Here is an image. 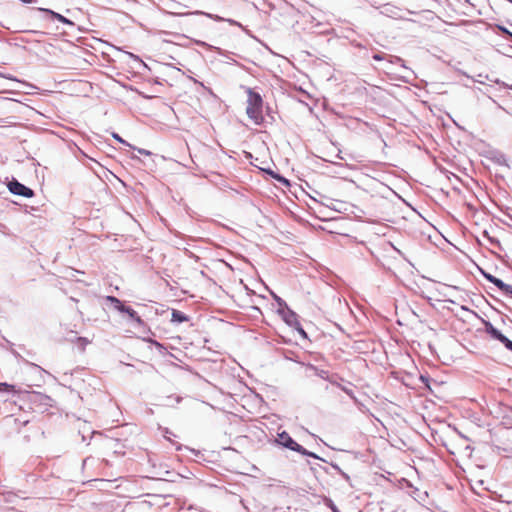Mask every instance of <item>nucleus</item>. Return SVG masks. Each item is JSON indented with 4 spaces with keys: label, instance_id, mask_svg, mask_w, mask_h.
Returning <instances> with one entry per match:
<instances>
[{
    "label": "nucleus",
    "instance_id": "f257e3e1",
    "mask_svg": "<svg viewBox=\"0 0 512 512\" xmlns=\"http://www.w3.org/2000/svg\"><path fill=\"white\" fill-rule=\"evenodd\" d=\"M247 93V107L246 114L253 120L256 125H260L263 122L262 108L263 99L260 93L256 92L250 87H243Z\"/></svg>",
    "mask_w": 512,
    "mask_h": 512
},
{
    "label": "nucleus",
    "instance_id": "f03ea898",
    "mask_svg": "<svg viewBox=\"0 0 512 512\" xmlns=\"http://www.w3.org/2000/svg\"><path fill=\"white\" fill-rule=\"evenodd\" d=\"M277 444L280 446L289 449L291 451H295L303 456L311 457L317 460H321L323 462H326L323 458L318 456L316 453L311 452L304 448L302 445L298 444L286 431H282L278 433L277 438L275 440Z\"/></svg>",
    "mask_w": 512,
    "mask_h": 512
},
{
    "label": "nucleus",
    "instance_id": "7ed1b4c3",
    "mask_svg": "<svg viewBox=\"0 0 512 512\" xmlns=\"http://www.w3.org/2000/svg\"><path fill=\"white\" fill-rule=\"evenodd\" d=\"M106 301L110 302L114 309L120 313L126 314L129 319L136 323L137 327H145V322L141 319L138 313L132 309L130 306H126L120 299L115 296H106Z\"/></svg>",
    "mask_w": 512,
    "mask_h": 512
},
{
    "label": "nucleus",
    "instance_id": "20e7f679",
    "mask_svg": "<svg viewBox=\"0 0 512 512\" xmlns=\"http://www.w3.org/2000/svg\"><path fill=\"white\" fill-rule=\"evenodd\" d=\"M277 313L289 327L295 329L303 338H307V333L301 326L297 313L289 306L287 308L277 310Z\"/></svg>",
    "mask_w": 512,
    "mask_h": 512
},
{
    "label": "nucleus",
    "instance_id": "39448f33",
    "mask_svg": "<svg viewBox=\"0 0 512 512\" xmlns=\"http://www.w3.org/2000/svg\"><path fill=\"white\" fill-rule=\"evenodd\" d=\"M7 188L12 194L24 198H32L35 195L34 191L31 188L20 183L15 178H12V180L8 182Z\"/></svg>",
    "mask_w": 512,
    "mask_h": 512
},
{
    "label": "nucleus",
    "instance_id": "423d86ee",
    "mask_svg": "<svg viewBox=\"0 0 512 512\" xmlns=\"http://www.w3.org/2000/svg\"><path fill=\"white\" fill-rule=\"evenodd\" d=\"M30 400L34 403L38 402L43 407H51L53 399L45 394L34 392L30 396Z\"/></svg>",
    "mask_w": 512,
    "mask_h": 512
},
{
    "label": "nucleus",
    "instance_id": "0eeeda50",
    "mask_svg": "<svg viewBox=\"0 0 512 512\" xmlns=\"http://www.w3.org/2000/svg\"><path fill=\"white\" fill-rule=\"evenodd\" d=\"M38 10L40 12L49 14L52 19H56L59 22H62V23L67 24V25H74V23L70 19L64 17L63 15H61V14H59V13H57V12L51 10V9H48V8H38Z\"/></svg>",
    "mask_w": 512,
    "mask_h": 512
},
{
    "label": "nucleus",
    "instance_id": "6e6552de",
    "mask_svg": "<svg viewBox=\"0 0 512 512\" xmlns=\"http://www.w3.org/2000/svg\"><path fill=\"white\" fill-rule=\"evenodd\" d=\"M191 14H196V15H205L206 17L210 18V19H213L217 22H221V21H227L230 25H236V26H241V24L233 19H225L219 15H216V14H211V13H206V12H203V11H194L192 12Z\"/></svg>",
    "mask_w": 512,
    "mask_h": 512
},
{
    "label": "nucleus",
    "instance_id": "1a4fd4ad",
    "mask_svg": "<svg viewBox=\"0 0 512 512\" xmlns=\"http://www.w3.org/2000/svg\"><path fill=\"white\" fill-rule=\"evenodd\" d=\"M482 275H483L486 279H488L489 281L493 282L496 286H498V288H499L500 290H502V291H504V292H510L511 287H510L509 285H507V284H504L501 280H499V279H497V278L493 277L492 275H490V274H488V273L484 272L483 270H482Z\"/></svg>",
    "mask_w": 512,
    "mask_h": 512
},
{
    "label": "nucleus",
    "instance_id": "9d476101",
    "mask_svg": "<svg viewBox=\"0 0 512 512\" xmlns=\"http://www.w3.org/2000/svg\"><path fill=\"white\" fill-rule=\"evenodd\" d=\"M188 320H189V317L185 313H183L180 310L172 309L171 322L179 324V323L187 322Z\"/></svg>",
    "mask_w": 512,
    "mask_h": 512
},
{
    "label": "nucleus",
    "instance_id": "9b49d317",
    "mask_svg": "<svg viewBox=\"0 0 512 512\" xmlns=\"http://www.w3.org/2000/svg\"><path fill=\"white\" fill-rule=\"evenodd\" d=\"M307 368L312 370L316 376H318L322 379H325V380H329L330 383H332L333 385L335 384V382L333 380L329 379L327 370L319 369L317 366H315L313 364H308Z\"/></svg>",
    "mask_w": 512,
    "mask_h": 512
},
{
    "label": "nucleus",
    "instance_id": "f8f14e48",
    "mask_svg": "<svg viewBox=\"0 0 512 512\" xmlns=\"http://www.w3.org/2000/svg\"><path fill=\"white\" fill-rule=\"evenodd\" d=\"M482 324L484 325L485 327V331L494 339H497L500 341V338H502L504 335H502L499 331H497L492 325L491 323L487 322V321H484L482 319Z\"/></svg>",
    "mask_w": 512,
    "mask_h": 512
},
{
    "label": "nucleus",
    "instance_id": "ddd939ff",
    "mask_svg": "<svg viewBox=\"0 0 512 512\" xmlns=\"http://www.w3.org/2000/svg\"><path fill=\"white\" fill-rule=\"evenodd\" d=\"M264 171L267 174H269L272 178L277 180L279 183H282V184H285V185L289 186V181L284 176L280 175L279 173L274 172L271 169H264Z\"/></svg>",
    "mask_w": 512,
    "mask_h": 512
},
{
    "label": "nucleus",
    "instance_id": "4468645a",
    "mask_svg": "<svg viewBox=\"0 0 512 512\" xmlns=\"http://www.w3.org/2000/svg\"><path fill=\"white\" fill-rule=\"evenodd\" d=\"M387 59L392 64H400L402 68L408 69L405 65V61L399 56L387 55Z\"/></svg>",
    "mask_w": 512,
    "mask_h": 512
},
{
    "label": "nucleus",
    "instance_id": "2eb2a0df",
    "mask_svg": "<svg viewBox=\"0 0 512 512\" xmlns=\"http://www.w3.org/2000/svg\"><path fill=\"white\" fill-rule=\"evenodd\" d=\"M72 341L75 342L79 346L81 351H84L86 346L90 342L86 337H75V340H72Z\"/></svg>",
    "mask_w": 512,
    "mask_h": 512
},
{
    "label": "nucleus",
    "instance_id": "dca6fc26",
    "mask_svg": "<svg viewBox=\"0 0 512 512\" xmlns=\"http://www.w3.org/2000/svg\"><path fill=\"white\" fill-rule=\"evenodd\" d=\"M272 297L275 300V302L277 303V306H278L277 310L284 309V308L288 307L287 303L277 294L272 293Z\"/></svg>",
    "mask_w": 512,
    "mask_h": 512
},
{
    "label": "nucleus",
    "instance_id": "f3484780",
    "mask_svg": "<svg viewBox=\"0 0 512 512\" xmlns=\"http://www.w3.org/2000/svg\"><path fill=\"white\" fill-rule=\"evenodd\" d=\"M337 387H339L344 393H346L351 399H354L356 400V397H355V394L353 392V390L349 389L348 387L346 386H342L341 384L339 383H336L335 384Z\"/></svg>",
    "mask_w": 512,
    "mask_h": 512
},
{
    "label": "nucleus",
    "instance_id": "a211bd4d",
    "mask_svg": "<svg viewBox=\"0 0 512 512\" xmlns=\"http://www.w3.org/2000/svg\"><path fill=\"white\" fill-rule=\"evenodd\" d=\"M333 469H335L346 481H350V476L345 473L336 463H331Z\"/></svg>",
    "mask_w": 512,
    "mask_h": 512
},
{
    "label": "nucleus",
    "instance_id": "6ab92c4d",
    "mask_svg": "<svg viewBox=\"0 0 512 512\" xmlns=\"http://www.w3.org/2000/svg\"><path fill=\"white\" fill-rule=\"evenodd\" d=\"M6 343L10 346L9 350L13 354L14 357L17 359L23 360V357L20 355V353L13 348V343H11L9 340L5 339Z\"/></svg>",
    "mask_w": 512,
    "mask_h": 512
},
{
    "label": "nucleus",
    "instance_id": "aec40b11",
    "mask_svg": "<svg viewBox=\"0 0 512 512\" xmlns=\"http://www.w3.org/2000/svg\"><path fill=\"white\" fill-rule=\"evenodd\" d=\"M112 137H113L115 140H117L119 143H122V144H124V145H126V146L132 147V145H131V144H129L127 141H125V140H124V139H123L119 134H117V133L113 132V133H112Z\"/></svg>",
    "mask_w": 512,
    "mask_h": 512
},
{
    "label": "nucleus",
    "instance_id": "412c9836",
    "mask_svg": "<svg viewBox=\"0 0 512 512\" xmlns=\"http://www.w3.org/2000/svg\"><path fill=\"white\" fill-rule=\"evenodd\" d=\"M14 388L13 385H10L8 383H5V382H0V391L1 390H4V391H7V392H10L12 391Z\"/></svg>",
    "mask_w": 512,
    "mask_h": 512
},
{
    "label": "nucleus",
    "instance_id": "4be33fe9",
    "mask_svg": "<svg viewBox=\"0 0 512 512\" xmlns=\"http://www.w3.org/2000/svg\"><path fill=\"white\" fill-rule=\"evenodd\" d=\"M500 342H502L507 349L512 351V341L503 336L502 338H500Z\"/></svg>",
    "mask_w": 512,
    "mask_h": 512
},
{
    "label": "nucleus",
    "instance_id": "5701e85b",
    "mask_svg": "<svg viewBox=\"0 0 512 512\" xmlns=\"http://www.w3.org/2000/svg\"><path fill=\"white\" fill-rule=\"evenodd\" d=\"M372 58L375 60V61H382V60H385L387 59V54L385 53H375Z\"/></svg>",
    "mask_w": 512,
    "mask_h": 512
},
{
    "label": "nucleus",
    "instance_id": "b1692460",
    "mask_svg": "<svg viewBox=\"0 0 512 512\" xmlns=\"http://www.w3.org/2000/svg\"><path fill=\"white\" fill-rule=\"evenodd\" d=\"M326 505L333 511V512H340L337 506L334 504V502L331 499L326 500Z\"/></svg>",
    "mask_w": 512,
    "mask_h": 512
},
{
    "label": "nucleus",
    "instance_id": "393cba45",
    "mask_svg": "<svg viewBox=\"0 0 512 512\" xmlns=\"http://www.w3.org/2000/svg\"><path fill=\"white\" fill-rule=\"evenodd\" d=\"M0 77L5 78V79H8V80L17 81V79H16L15 77H13L12 75H10V74H5V73H3V72H0Z\"/></svg>",
    "mask_w": 512,
    "mask_h": 512
},
{
    "label": "nucleus",
    "instance_id": "a878e982",
    "mask_svg": "<svg viewBox=\"0 0 512 512\" xmlns=\"http://www.w3.org/2000/svg\"><path fill=\"white\" fill-rule=\"evenodd\" d=\"M3 495L5 496V501L6 502H12V498L15 497V495L11 492H8L6 494L3 493Z\"/></svg>",
    "mask_w": 512,
    "mask_h": 512
},
{
    "label": "nucleus",
    "instance_id": "bb28decb",
    "mask_svg": "<svg viewBox=\"0 0 512 512\" xmlns=\"http://www.w3.org/2000/svg\"><path fill=\"white\" fill-rule=\"evenodd\" d=\"M469 344L471 345V348L467 347V349L471 352V353H477V347L475 345H473L472 343L469 342Z\"/></svg>",
    "mask_w": 512,
    "mask_h": 512
},
{
    "label": "nucleus",
    "instance_id": "cd10ccee",
    "mask_svg": "<svg viewBox=\"0 0 512 512\" xmlns=\"http://www.w3.org/2000/svg\"><path fill=\"white\" fill-rule=\"evenodd\" d=\"M137 151L140 153V154H143V155H150L151 153L145 149H142V148H138Z\"/></svg>",
    "mask_w": 512,
    "mask_h": 512
},
{
    "label": "nucleus",
    "instance_id": "c85d7f7f",
    "mask_svg": "<svg viewBox=\"0 0 512 512\" xmlns=\"http://www.w3.org/2000/svg\"><path fill=\"white\" fill-rule=\"evenodd\" d=\"M168 433H170V432L168 431V429H166L165 438H167L168 440H170V438H169V437H170V434H168Z\"/></svg>",
    "mask_w": 512,
    "mask_h": 512
},
{
    "label": "nucleus",
    "instance_id": "c756f323",
    "mask_svg": "<svg viewBox=\"0 0 512 512\" xmlns=\"http://www.w3.org/2000/svg\"><path fill=\"white\" fill-rule=\"evenodd\" d=\"M168 433H170V432L168 431V429H166L165 438H167L168 440H170V438H169V437H170V434H168Z\"/></svg>",
    "mask_w": 512,
    "mask_h": 512
},
{
    "label": "nucleus",
    "instance_id": "7c9ffc66",
    "mask_svg": "<svg viewBox=\"0 0 512 512\" xmlns=\"http://www.w3.org/2000/svg\"><path fill=\"white\" fill-rule=\"evenodd\" d=\"M338 159H343V157L341 156V152H339L336 156Z\"/></svg>",
    "mask_w": 512,
    "mask_h": 512
},
{
    "label": "nucleus",
    "instance_id": "2f4dec72",
    "mask_svg": "<svg viewBox=\"0 0 512 512\" xmlns=\"http://www.w3.org/2000/svg\"><path fill=\"white\" fill-rule=\"evenodd\" d=\"M475 239H476L477 243L480 244V239L477 236L475 237Z\"/></svg>",
    "mask_w": 512,
    "mask_h": 512
},
{
    "label": "nucleus",
    "instance_id": "473e14b6",
    "mask_svg": "<svg viewBox=\"0 0 512 512\" xmlns=\"http://www.w3.org/2000/svg\"><path fill=\"white\" fill-rule=\"evenodd\" d=\"M472 490L478 495V492L476 491L474 486H472Z\"/></svg>",
    "mask_w": 512,
    "mask_h": 512
},
{
    "label": "nucleus",
    "instance_id": "72a5a7b5",
    "mask_svg": "<svg viewBox=\"0 0 512 512\" xmlns=\"http://www.w3.org/2000/svg\"><path fill=\"white\" fill-rule=\"evenodd\" d=\"M1 121H2V120L0 119V122H1Z\"/></svg>",
    "mask_w": 512,
    "mask_h": 512
}]
</instances>
